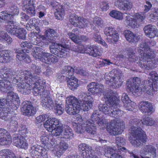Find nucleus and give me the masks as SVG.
Returning <instances> with one entry per match:
<instances>
[{
  "label": "nucleus",
  "instance_id": "nucleus-1",
  "mask_svg": "<svg viewBox=\"0 0 158 158\" xmlns=\"http://www.w3.org/2000/svg\"><path fill=\"white\" fill-rule=\"evenodd\" d=\"M41 72L40 67L32 64L31 71L20 70L17 72V75L14 76L13 83H17L16 85L18 91L24 94H30L32 89L35 87V83L40 77L37 76H33L32 73L38 74Z\"/></svg>",
  "mask_w": 158,
  "mask_h": 158
},
{
  "label": "nucleus",
  "instance_id": "nucleus-2",
  "mask_svg": "<svg viewBox=\"0 0 158 158\" xmlns=\"http://www.w3.org/2000/svg\"><path fill=\"white\" fill-rule=\"evenodd\" d=\"M128 59L131 62L136 61L140 67L147 70L153 68L154 64L150 60L155 56L154 52L151 49L147 42L143 43L140 44L138 49V55L134 52L131 48L127 49Z\"/></svg>",
  "mask_w": 158,
  "mask_h": 158
},
{
  "label": "nucleus",
  "instance_id": "nucleus-3",
  "mask_svg": "<svg viewBox=\"0 0 158 158\" xmlns=\"http://www.w3.org/2000/svg\"><path fill=\"white\" fill-rule=\"evenodd\" d=\"M86 121V125H88V127H90L95 134H96V126L98 125L101 127V129L106 126L107 131L110 135H114L121 134L123 131V122H121L120 120L116 118L111 120L109 124L106 125V122L100 118V116L97 110L93 112L91 116V119Z\"/></svg>",
  "mask_w": 158,
  "mask_h": 158
},
{
  "label": "nucleus",
  "instance_id": "nucleus-4",
  "mask_svg": "<svg viewBox=\"0 0 158 158\" xmlns=\"http://www.w3.org/2000/svg\"><path fill=\"white\" fill-rule=\"evenodd\" d=\"M79 98V101L73 96L66 98L65 110L68 114L70 115L76 114L81 109L87 111L92 107L93 99L91 96L83 92Z\"/></svg>",
  "mask_w": 158,
  "mask_h": 158
},
{
  "label": "nucleus",
  "instance_id": "nucleus-5",
  "mask_svg": "<svg viewBox=\"0 0 158 158\" xmlns=\"http://www.w3.org/2000/svg\"><path fill=\"white\" fill-rule=\"evenodd\" d=\"M150 77L148 78V81H144V84L141 87L139 85L141 83V81L137 77H134L132 80V82L127 81L126 85L127 89L134 95H140L142 91L146 92L151 95L154 94L153 84L156 85L157 81L158 78V74L155 71H152L149 73Z\"/></svg>",
  "mask_w": 158,
  "mask_h": 158
},
{
  "label": "nucleus",
  "instance_id": "nucleus-6",
  "mask_svg": "<svg viewBox=\"0 0 158 158\" xmlns=\"http://www.w3.org/2000/svg\"><path fill=\"white\" fill-rule=\"evenodd\" d=\"M103 95L106 102L109 103L100 105L98 106L99 111L105 114L117 118L120 115L121 112L118 109L121 106L119 99L112 95L110 92L104 93Z\"/></svg>",
  "mask_w": 158,
  "mask_h": 158
},
{
  "label": "nucleus",
  "instance_id": "nucleus-7",
  "mask_svg": "<svg viewBox=\"0 0 158 158\" xmlns=\"http://www.w3.org/2000/svg\"><path fill=\"white\" fill-rule=\"evenodd\" d=\"M131 134L133 138L130 140L132 145L135 147H139L143 145L146 141L145 133L140 128L135 126L131 127Z\"/></svg>",
  "mask_w": 158,
  "mask_h": 158
},
{
  "label": "nucleus",
  "instance_id": "nucleus-8",
  "mask_svg": "<svg viewBox=\"0 0 158 158\" xmlns=\"http://www.w3.org/2000/svg\"><path fill=\"white\" fill-rule=\"evenodd\" d=\"M5 26L7 32L11 35H15L19 39L24 40L26 38V31L23 28H19V25L13 20H6Z\"/></svg>",
  "mask_w": 158,
  "mask_h": 158
},
{
  "label": "nucleus",
  "instance_id": "nucleus-9",
  "mask_svg": "<svg viewBox=\"0 0 158 158\" xmlns=\"http://www.w3.org/2000/svg\"><path fill=\"white\" fill-rule=\"evenodd\" d=\"M75 120L72 122V125L74 127L75 131L78 133H81L86 131L89 134L93 135L95 134L93 132V130L91 129L90 127H88L86 125L87 121L84 123L82 121V119L81 116L77 114L76 116Z\"/></svg>",
  "mask_w": 158,
  "mask_h": 158
},
{
  "label": "nucleus",
  "instance_id": "nucleus-10",
  "mask_svg": "<svg viewBox=\"0 0 158 158\" xmlns=\"http://www.w3.org/2000/svg\"><path fill=\"white\" fill-rule=\"evenodd\" d=\"M45 84V80H42L40 78H39L36 81L35 87L33 89V93L35 96L40 95L41 96V99L50 97L49 91L44 89Z\"/></svg>",
  "mask_w": 158,
  "mask_h": 158
},
{
  "label": "nucleus",
  "instance_id": "nucleus-11",
  "mask_svg": "<svg viewBox=\"0 0 158 158\" xmlns=\"http://www.w3.org/2000/svg\"><path fill=\"white\" fill-rule=\"evenodd\" d=\"M48 148H43L39 145H34L29 149V152L32 156H37L40 158H48Z\"/></svg>",
  "mask_w": 158,
  "mask_h": 158
},
{
  "label": "nucleus",
  "instance_id": "nucleus-12",
  "mask_svg": "<svg viewBox=\"0 0 158 158\" xmlns=\"http://www.w3.org/2000/svg\"><path fill=\"white\" fill-rule=\"evenodd\" d=\"M34 101L30 102L27 101L22 103L21 110L24 115L29 117L33 116L35 114L36 109L32 105V103L35 102V100Z\"/></svg>",
  "mask_w": 158,
  "mask_h": 158
},
{
  "label": "nucleus",
  "instance_id": "nucleus-13",
  "mask_svg": "<svg viewBox=\"0 0 158 158\" xmlns=\"http://www.w3.org/2000/svg\"><path fill=\"white\" fill-rule=\"evenodd\" d=\"M155 121L153 118L148 116L143 117L142 119L140 120L139 119L135 118L130 121V123L131 125L135 126L137 128H140V126L142 124L147 126H152L154 125Z\"/></svg>",
  "mask_w": 158,
  "mask_h": 158
},
{
  "label": "nucleus",
  "instance_id": "nucleus-14",
  "mask_svg": "<svg viewBox=\"0 0 158 158\" xmlns=\"http://www.w3.org/2000/svg\"><path fill=\"white\" fill-rule=\"evenodd\" d=\"M8 104H10V108L12 110H16L19 103V98L17 94L13 92H8L6 99Z\"/></svg>",
  "mask_w": 158,
  "mask_h": 158
},
{
  "label": "nucleus",
  "instance_id": "nucleus-15",
  "mask_svg": "<svg viewBox=\"0 0 158 158\" xmlns=\"http://www.w3.org/2000/svg\"><path fill=\"white\" fill-rule=\"evenodd\" d=\"M105 79L106 83L110 88L113 89L118 88L121 86L122 82L119 78L112 76L110 73L106 74Z\"/></svg>",
  "mask_w": 158,
  "mask_h": 158
},
{
  "label": "nucleus",
  "instance_id": "nucleus-16",
  "mask_svg": "<svg viewBox=\"0 0 158 158\" xmlns=\"http://www.w3.org/2000/svg\"><path fill=\"white\" fill-rule=\"evenodd\" d=\"M121 151L118 150V148L116 146H108L105 151V155L110 158H122V156L118 152Z\"/></svg>",
  "mask_w": 158,
  "mask_h": 158
},
{
  "label": "nucleus",
  "instance_id": "nucleus-17",
  "mask_svg": "<svg viewBox=\"0 0 158 158\" xmlns=\"http://www.w3.org/2000/svg\"><path fill=\"white\" fill-rule=\"evenodd\" d=\"M10 136L7 131L3 128H0V144L1 145H9L10 144Z\"/></svg>",
  "mask_w": 158,
  "mask_h": 158
},
{
  "label": "nucleus",
  "instance_id": "nucleus-18",
  "mask_svg": "<svg viewBox=\"0 0 158 158\" xmlns=\"http://www.w3.org/2000/svg\"><path fill=\"white\" fill-rule=\"evenodd\" d=\"M114 5L120 10L126 11L130 10L132 6V3L128 0H116Z\"/></svg>",
  "mask_w": 158,
  "mask_h": 158
},
{
  "label": "nucleus",
  "instance_id": "nucleus-19",
  "mask_svg": "<svg viewBox=\"0 0 158 158\" xmlns=\"http://www.w3.org/2000/svg\"><path fill=\"white\" fill-rule=\"evenodd\" d=\"M59 119L54 117H49L44 123V126L46 130L50 132L53 131V129L57 127V123Z\"/></svg>",
  "mask_w": 158,
  "mask_h": 158
},
{
  "label": "nucleus",
  "instance_id": "nucleus-20",
  "mask_svg": "<svg viewBox=\"0 0 158 158\" xmlns=\"http://www.w3.org/2000/svg\"><path fill=\"white\" fill-rule=\"evenodd\" d=\"M141 154L144 155L148 154L153 158L156 157V148L150 144L144 146L141 151Z\"/></svg>",
  "mask_w": 158,
  "mask_h": 158
},
{
  "label": "nucleus",
  "instance_id": "nucleus-21",
  "mask_svg": "<svg viewBox=\"0 0 158 158\" xmlns=\"http://www.w3.org/2000/svg\"><path fill=\"white\" fill-rule=\"evenodd\" d=\"M145 34L150 38L158 36V30L154 25L151 24L145 26L144 28Z\"/></svg>",
  "mask_w": 158,
  "mask_h": 158
},
{
  "label": "nucleus",
  "instance_id": "nucleus-22",
  "mask_svg": "<svg viewBox=\"0 0 158 158\" xmlns=\"http://www.w3.org/2000/svg\"><path fill=\"white\" fill-rule=\"evenodd\" d=\"M139 108L143 113L151 114L154 111L152 105L148 101H143L140 102L139 104Z\"/></svg>",
  "mask_w": 158,
  "mask_h": 158
},
{
  "label": "nucleus",
  "instance_id": "nucleus-23",
  "mask_svg": "<svg viewBox=\"0 0 158 158\" xmlns=\"http://www.w3.org/2000/svg\"><path fill=\"white\" fill-rule=\"evenodd\" d=\"M53 8L56 10L55 12V15L56 19L58 20L63 19V17L65 14L64 10L63 8V6L58 3L52 4Z\"/></svg>",
  "mask_w": 158,
  "mask_h": 158
},
{
  "label": "nucleus",
  "instance_id": "nucleus-24",
  "mask_svg": "<svg viewBox=\"0 0 158 158\" xmlns=\"http://www.w3.org/2000/svg\"><path fill=\"white\" fill-rule=\"evenodd\" d=\"M43 56L41 59V62L48 64H55L57 62L58 60L57 56L48 52L44 53Z\"/></svg>",
  "mask_w": 158,
  "mask_h": 158
},
{
  "label": "nucleus",
  "instance_id": "nucleus-25",
  "mask_svg": "<svg viewBox=\"0 0 158 158\" xmlns=\"http://www.w3.org/2000/svg\"><path fill=\"white\" fill-rule=\"evenodd\" d=\"M85 52L86 53L94 57L99 56L101 55L98 47L94 45L87 46L85 48Z\"/></svg>",
  "mask_w": 158,
  "mask_h": 158
},
{
  "label": "nucleus",
  "instance_id": "nucleus-26",
  "mask_svg": "<svg viewBox=\"0 0 158 158\" xmlns=\"http://www.w3.org/2000/svg\"><path fill=\"white\" fill-rule=\"evenodd\" d=\"M24 49H16L15 51L16 58L19 60H23L25 62L29 63L31 61V59L29 56L26 55Z\"/></svg>",
  "mask_w": 158,
  "mask_h": 158
},
{
  "label": "nucleus",
  "instance_id": "nucleus-27",
  "mask_svg": "<svg viewBox=\"0 0 158 158\" xmlns=\"http://www.w3.org/2000/svg\"><path fill=\"white\" fill-rule=\"evenodd\" d=\"M68 35L72 41L76 44H80L81 40L85 42L88 40V37L83 35L81 36L80 39L78 35L72 32L68 33Z\"/></svg>",
  "mask_w": 158,
  "mask_h": 158
},
{
  "label": "nucleus",
  "instance_id": "nucleus-28",
  "mask_svg": "<svg viewBox=\"0 0 158 158\" xmlns=\"http://www.w3.org/2000/svg\"><path fill=\"white\" fill-rule=\"evenodd\" d=\"M124 34L127 40L131 43L137 42L139 40V37L138 36L128 30L125 31Z\"/></svg>",
  "mask_w": 158,
  "mask_h": 158
},
{
  "label": "nucleus",
  "instance_id": "nucleus-29",
  "mask_svg": "<svg viewBox=\"0 0 158 158\" xmlns=\"http://www.w3.org/2000/svg\"><path fill=\"white\" fill-rule=\"evenodd\" d=\"M14 88L11 83L9 81L1 80L0 81V90L2 92L12 90Z\"/></svg>",
  "mask_w": 158,
  "mask_h": 158
},
{
  "label": "nucleus",
  "instance_id": "nucleus-30",
  "mask_svg": "<svg viewBox=\"0 0 158 158\" xmlns=\"http://www.w3.org/2000/svg\"><path fill=\"white\" fill-rule=\"evenodd\" d=\"M69 147L67 143L63 141H61L56 150V155L58 157H60L66 150Z\"/></svg>",
  "mask_w": 158,
  "mask_h": 158
},
{
  "label": "nucleus",
  "instance_id": "nucleus-31",
  "mask_svg": "<svg viewBox=\"0 0 158 158\" xmlns=\"http://www.w3.org/2000/svg\"><path fill=\"white\" fill-rule=\"evenodd\" d=\"M13 110L10 108H4L2 110H0V118L6 121H8L10 117V114L13 112Z\"/></svg>",
  "mask_w": 158,
  "mask_h": 158
},
{
  "label": "nucleus",
  "instance_id": "nucleus-32",
  "mask_svg": "<svg viewBox=\"0 0 158 158\" xmlns=\"http://www.w3.org/2000/svg\"><path fill=\"white\" fill-rule=\"evenodd\" d=\"M18 119L16 116H12L10 115V117L8 121H10V122L8 125L9 127V129L12 130V131H17L18 127Z\"/></svg>",
  "mask_w": 158,
  "mask_h": 158
},
{
  "label": "nucleus",
  "instance_id": "nucleus-33",
  "mask_svg": "<svg viewBox=\"0 0 158 158\" xmlns=\"http://www.w3.org/2000/svg\"><path fill=\"white\" fill-rule=\"evenodd\" d=\"M41 104L42 106L46 108H52L54 107L55 103L50 97L41 99Z\"/></svg>",
  "mask_w": 158,
  "mask_h": 158
},
{
  "label": "nucleus",
  "instance_id": "nucleus-34",
  "mask_svg": "<svg viewBox=\"0 0 158 158\" xmlns=\"http://www.w3.org/2000/svg\"><path fill=\"white\" fill-rule=\"evenodd\" d=\"M9 51L3 50L0 52V62L2 63L9 62L11 58L9 54Z\"/></svg>",
  "mask_w": 158,
  "mask_h": 158
},
{
  "label": "nucleus",
  "instance_id": "nucleus-35",
  "mask_svg": "<svg viewBox=\"0 0 158 158\" xmlns=\"http://www.w3.org/2000/svg\"><path fill=\"white\" fill-rule=\"evenodd\" d=\"M44 50L41 48L36 47L33 52L31 53L32 55L36 58L39 59L41 61V59L43 57L44 53L47 52H44Z\"/></svg>",
  "mask_w": 158,
  "mask_h": 158
},
{
  "label": "nucleus",
  "instance_id": "nucleus-36",
  "mask_svg": "<svg viewBox=\"0 0 158 158\" xmlns=\"http://www.w3.org/2000/svg\"><path fill=\"white\" fill-rule=\"evenodd\" d=\"M68 80L67 81V85L69 89L71 90H74L77 89L78 86L77 84L78 80L74 76L72 77H68Z\"/></svg>",
  "mask_w": 158,
  "mask_h": 158
},
{
  "label": "nucleus",
  "instance_id": "nucleus-37",
  "mask_svg": "<svg viewBox=\"0 0 158 158\" xmlns=\"http://www.w3.org/2000/svg\"><path fill=\"white\" fill-rule=\"evenodd\" d=\"M102 84L95 82H92L89 84L87 86L88 90L92 94H97V91H99L97 89V87H102Z\"/></svg>",
  "mask_w": 158,
  "mask_h": 158
},
{
  "label": "nucleus",
  "instance_id": "nucleus-38",
  "mask_svg": "<svg viewBox=\"0 0 158 158\" xmlns=\"http://www.w3.org/2000/svg\"><path fill=\"white\" fill-rule=\"evenodd\" d=\"M11 72L10 69L6 67H4L0 70V76L2 78H12L13 80L14 76L16 77L17 75H13V76L11 75Z\"/></svg>",
  "mask_w": 158,
  "mask_h": 158
},
{
  "label": "nucleus",
  "instance_id": "nucleus-39",
  "mask_svg": "<svg viewBox=\"0 0 158 158\" xmlns=\"http://www.w3.org/2000/svg\"><path fill=\"white\" fill-rule=\"evenodd\" d=\"M116 143L117 145L115 146L117 148L118 150L124 151L126 150L125 148L122 147V146L124 145L126 143L125 139L123 137L118 136L116 138Z\"/></svg>",
  "mask_w": 158,
  "mask_h": 158
},
{
  "label": "nucleus",
  "instance_id": "nucleus-40",
  "mask_svg": "<svg viewBox=\"0 0 158 158\" xmlns=\"http://www.w3.org/2000/svg\"><path fill=\"white\" fill-rule=\"evenodd\" d=\"M64 131L63 135V138L67 140L72 139L74 134L72 129L67 125L64 126Z\"/></svg>",
  "mask_w": 158,
  "mask_h": 158
},
{
  "label": "nucleus",
  "instance_id": "nucleus-41",
  "mask_svg": "<svg viewBox=\"0 0 158 158\" xmlns=\"http://www.w3.org/2000/svg\"><path fill=\"white\" fill-rule=\"evenodd\" d=\"M74 69L70 66H65L63 69L61 70V74L64 75V76H66V78L68 79V77H72L73 76Z\"/></svg>",
  "mask_w": 158,
  "mask_h": 158
},
{
  "label": "nucleus",
  "instance_id": "nucleus-42",
  "mask_svg": "<svg viewBox=\"0 0 158 158\" xmlns=\"http://www.w3.org/2000/svg\"><path fill=\"white\" fill-rule=\"evenodd\" d=\"M45 35L50 40H55L57 38V33L53 29L48 28L45 31Z\"/></svg>",
  "mask_w": 158,
  "mask_h": 158
},
{
  "label": "nucleus",
  "instance_id": "nucleus-43",
  "mask_svg": "<svg viewBox=\"0 0 158 158\" xmlns=\"http://www.w3.org/2000/svg\"><path fill=\"white\" fill-rule=\"evenodd\" d=\"M124 17V19L125 20H143L145 19V16L144 14L143 13H136L134 17V18H132V17H131V16L130 14H128L127 13L125 14L123 17ZM132 17V16H131Z\"/></svg>",
  "mask_w": 158,
  "mask_h": 158
},
{
  "label": "nucleus",
  "instance_id": "nucleus-44",
  "mask_svg": "<svg viewBox=\"0 0 158 158\" xmlns=\"http://www.w3.org/2000/svg\"><path fill=\"white\" fill-rule=\"evenodd\" d=\"M57 100H55V105L54 107L55 113L57 115H61L64 111V105L60 102L58 103Z\"/></svg>",
  "mask_w": 158,
  "mask_h": 158
},
{
  "label": "nucleus",
  "instance_id": "nucleus-45",
  "mask_svg": "<svg viewBox=\"0 0 158 158\" xmlns=\"http://www.w3.org/2000/svg\"><path fill=\"white\" fill-rule=\"evenodd\" d=\"M0 158H16L15 155L10 150L8 149L2 150L0 152Z\"/></svg>",
  "mask_w": 158,
  "mask_h": 158
},
{
  "label": "nucleus",
  "instance_id": "nucleus-46",
  "mask_svg": "<svg viewBox=\"0 0 158 158\" xmlns=\"http://www.w3.org/2000/svg\"><path fill=\"white\" fill-rule=\"evenodd\" d=\"M38 33L33 31L31 32L28 35V38L31 43L35 45L39 44V39L38 38Z\"/></svg>",
  "mask_w": 158,
  "mask_h": 158
},
{
  "label": "nucleus",
  "instance_id": "nucleus-47",
  "mask_svg": "<svg viewBox=\"0 0 158 158\" xmlns=\"http://www.w3.org/2000/svg\"><path fill=\"white\" fill-rule=\"evenodd\" d=\"M56 126V127L53 129V131L51 132L54 136H56L59 135L63 131V125L59 119L57 123Z\"/></svg>",
  "mask_w": 158,
  "mask_h": 158
},
{
  "label": "nucleus",
  "instance_id": "nucleus-48",
  "mask_svg": "<svg viewBox=\"0 0 158 158\" xmlns=\"http://www.w3.org/2000/svg\"><path fill=\"white\" fill-rule=\"evenodd\" d=\"M0 41L3 42H7L8 44L12 41V39L6 33L3 31H0Z\"/></svg>",
  "mask_w": 158,
  "mask_h": 158
},
{
  "label": "nucleus",
  "instance_id": "nucleus-49",
  "mask_svg": "<svg viewBox=\"0 0 158 158\" xmlns=\"http://www.w3.org/2000/svg\"><path fill=\"white\" fill-rule=\"evenodd\" d=\"M12 142L14 145L16 147L19 148V146L23 140V137L19 134H14L13 135Z\"/></svg>",
  "mask_w": 158,
  "mask_h": 158
},
{
  "label": "nucleus",
  "instance_id": "nucleus-50",
  "mask_svg": "<svg viewBox=\"0 0 158 158\" xmlns=\"http://www.w3.org/2000/svg\"><path fill=\"white\" fill-rule=\"evenodd\" d=\"M104 33L107 36H114L115 35H118L115 30L112 27H106L104 30Z\"/></svg>",
  "mask_w": 158,
  "mask_h": 158
},
{
  "label": "nucleus",
  "instance_id": "nucleus-51",
  "mask_svg": "<svg viewBox=\"0 0 158 158\" xmlns=\"http://www.w3.org/2000/svg\"><path fill=\"white\" fill-rule=\"evenodd\" d=\"M59 44L56 43H54L50 46V52L57 56L59 49H60Z\"/></svg>",
  "mask_w": 158,
  "mask_h": 158
},
{
  "label": "nucleus",
  "instance_id": "nucleus-52",
  "mask_svg": "<svg viewBox=\"0 0 158 158\" xmlns=\"http://www.w3.org/2000/svg\"><path fill=\"white\" fill-rule=\"evenodd\" d=\"M23 9L32 16L34 15L35 14V8L32 6H23Z\"/></svg>",
  "mask_w": 158,
  "mask_h": 158
},
{
  "label": "nucleus",
  "instance_id": "nucleus-53",
  "mask_svg": "<svg viewBox=\"0 0 158 158\" xmlns=\"http://www.w3.org/2000/svg\"><path fill=\"white\" fill-rule=\"evenodd\" d=\"M14 16L13 15L8 14L6 11H2L0 14V19L2 20H11L14 19Z\"/></svg>",
  "mask_w": 158,
  "mask_h": 158
},
{
  "label": "nucleus",
  "instance_id": "nucleus-54",
  "mask_svg": "<svg viewBox=\"0 0 158 158\" xmlns=\"http://www.w3.org/2000/svg\"><path fill=\"white\" fill-rule=\"evenodd\" d=\"M109 15L111 17L116 19H123L122 13L118 11L113 10L110 12Z\"/></svg>",
  "mask_w": 158,
  "mask_h": 158
},
{
  "label": "nucleus",
  "instance_id": "nucleus-55",
  "mask_svg": "<svg viewBox=\"0 0 158 158\" xmlns=\"http://www.w3.org/2000/svg\"><path fill=\"white\" fill-rule=\"evenodd\" d=\"M79 150H82V151L85 150V152H83L81 155V156L82 157V154L84 152H86V151H89V152H92V147L85 143H81L79 145Z\"/></svg>",
  "mask_w": 158,
  "mask_h": 158
},
{
  "label": "nucleus",
  "instance_id": "nucleus-56",
  "mask_svg": "<svg viewBox=\"0 0 158 158\" xmlns=\"http://www.w3.org/2000/svg\"><path fill=\"white\" fill-rule=\"evenodd\" d=\"M9 12L15 15L18 14L19 9L17 4L12 3L9 6Z\"/></svg>",
  "mask_w": 158,
  "mask_h": 158
},
{
  "label": "nucleus",
  "instance_id": "nucleus-57",
  "mask_svg": "<svg viewBox=\"0 0 158 158\" xmlns=\"http://www.w3.org/2000/svg\"><path fill=\"white\" fill-rule=\"evenodd\" d=\"M126 23L127 24L131 27L132 28H135V27H138L140 24L139 23V22L142 20H127Z\"/></svg>",
  "mask_w": 158,
  "mask_h": 158
},
{
  "label": "nucleus",
  "instance_id": "nucleus-58",
  "mask_svg": "<svg viewBox=\"0 0 158 158\" xmlns=\"http://www.w3.org/2000/svg\"><path fill=\"white\" fill-rule=\"evenodd\" d=\"M49 117V116L47 114L40 115L36 117L35 123L37 124L41 123L45 120L46 118L48 119Z\"/></svg>",
  "mask_w": 158,
  "mask_h": 158
},
{
  "label": "nucleus",
  "instance_id": "nucleus-59",
  "mask_svg": "<svg viewBox=\"0 0 158 158\" xmlns=\"http://www.w3.org/2000/svg\"><path fill=\"white\" fill-rule=\"evenodd\" d=\"M61 47L59 50L57 56L60 58H66L67 56L66 49L64 47Z\"/></svg>",
  "mask_w": 158,
  "mask_h": 158
},
{
  "label": "nucleus",
  "instance_id": "nucleus-60",
  "mask_svg": "<svg viewBox=\"0 0 158 158\" xmlns=\"http://www.w3.org/2000/svg\"><path fill=\"white\" fill-rule=\"evenodd\" d=\"M10 104H8L7 102L6 99L5 98H0V108H9Z\"/></svg>",
  "mask_w": 158,
  "mask_h": 158
},
{
  "label": "nucleus",
  "instance_id": "nucleus-61",
  "mask_svg": "<svg viewBox=\"0 0 158 158\" xmlns=\"http://www.w3.org/2000/svg\"><path fill=\"white\" fill-rule=\"evenodd\" d=\"M30 44V43H28L27 41L23 42L20 44V47L22 48L21 50L24 49V51L28 52L27 51L29 50H27V49L30 48H31V46Z\"/></svg>",
  "mask_w": 158,
  "mask_h": 158
},
{
  "label": "nucleus",
  "instance_id": "nucleus-62",
  "mask_svg": "<svg viewBox=\"0 0 158 158\" xmlns=\"http://www.w3.org/2000/svg\"><path fill=\"white\" fill-rule=\"evenodd\" d=\"M86 152L82 154V158H98L96 155H93L92 152L89 151Z\"/></svg>",
  "mask_w": 158,
  "mask_h": 158
},
{
  "label": "nucleus",
  "instance_id": "nucleus-63",
  "mask_svg": "<svg viewBox=\"0 0 158 158\" xmlns=\"http://www.w3.org/2000/svg\"><path fill=\"white\" fill-rule=\"evenodd\" d=\"M28 144L26 140L23 137V140H22L20 143L19 148L26 150L28 148Z\"/></svg>",
  "mask_w": 158,
  "mask_h": 158
},
{
  "label": "nucleus",
  "instance_id": "nucleus-64",
  "mask_svg": "<svg viewBox=\"0 0 158 158\" xmlns=\"http://www.w3.org/2000/svg\"><path fill=\"white\" fill-rule=\"evenodd\" d=\"M132 103L133 102L131 100L123 103V106L126 110L129 111H132L133 107Z\"/></svg>",
  "mask_w": 158,
  "mask_h": 158
}]
</instances>
